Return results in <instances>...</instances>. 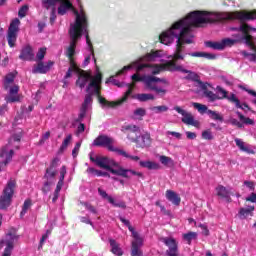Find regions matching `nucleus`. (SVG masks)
<instances>
[{
	"label": "nucleus",
	"mask_w": 256,
	"mask_h": 256,
	"mask_svg": "<svg viewBox=\"0 0 256 256\" xmlns=\"http://www.w3.org/2000/svg\"><path fill=\"white\" fill-rule=\"evenodd\" d=\"M237 43L234 41V39L231 38H225L222 40V50L225 49V47H233V45H236Z\"/></svg>",
	"instance_id": "obj_50"
},
{
	"label": "nucleus",
	"mask_w": 256,
	"mask_h": 256,
	"mask_svg": "<svg viewBox=\"0 0 256 256\" xmlns=\"http://www.w3.org/2000/svg\"><path fill=\"white\" fill-rule=\"evenodd\" d=\"M92 103H93V98H91V94L85 95L84 102L80 107V113L78 115V118L76 119V123H81V121L85 119L87 115V111L89 109V105H91Z\"/></svg>",
	"instance_id": "obj_17"
},
{
	"label": "nucleus",
	"mask_w": 256,
	"mask_h": 256,
	"mask_svg": "<svg viewBox=\"0 0 256 256\" xmlns=\"http://www.w3.org/2000/svg\"><path fill=\"white\" fill-rule=\"evenodd\" d=\"M204 96L211 102L213 101H218L219 100V95L215 94L213 91L208 90L204 92Z\"/></svg>",
	"instance_id": "obj_45"
},
{
	"label": "nucleus",
	"mask_w": 256,
	"mask_h": 256,
	"mask_svg": "<svg viewBox=\"0 0 256 256\" xmlns=\"http://www.w3.org/2000/svg\"><path fill=\"white\" fill-rule=\"evenodd\" d=\"M57 3H60V6L58 7V15H65V13L73 9V4L69 0H60Z\"/></svg>",
	"instance_id": "obj_24"
},
{
	"label": "nucleus",
	"mask_w": 256,
	"mask_h": 256,
	"mask_svg": "<svg viewBox=\"0 0 256 256\" xmlns=\"http://www.w3.org/2000/svg\"><path fill=\"white\" fill-rule=\"evenodd\" d=\"M207 114L209 115L210 119H212L213 121H220V123H223V116L219 112L208 110Z\"/></svg>",
	"instance_id": "obj_39"
},
{
	"label": "nucleus",
	"mask_w": 256,
	"mask_h": 256,
	"mask_svg": "<svg viewBox=\"0 0 256 256\" xmlns=\"http://www.w3.org/2000/svg\"><path fill=\"white\" fill-rule=\"evenodd\" d=\"M159 161L162 165H164L165 167H173L175 165V162L173 161V159L169 156H165V155H161L159 157Z\"/></svg>",
	"instance_id": "obj_32"
},
{
	"label": "nucleus",
	"mask_w": 256,
	"mask_h": 256,
	"mask_svg": "<svg viewBox=\"0 0 256 256\" xmlns=\"http://www.w3.org/2000/svg\"><path fill=\"white\" fill-rule=\"evenodd\" d=\"M199 227H200V229H202L203 235H205V237H208L209 229L207 228V226L204 224H200Z\"/></svg>",
	"instance_id": "obj_64"
},
{
	"label": "nucleus",
	"mask_w": 256,
	"mask_h": 256,
	"mask_svg": "<svg viewBox=\"0 0 256 256\" xmlns=\"http://www.w3.org/2000/svg\"><path fill=\"white\" fill-rule=\"evenodd\" d=\"M133 115L139 121H143V117L147 115V110H145V108H137L136 110H134Z\"/></svg>",
	"instance_id": "obj_40"
},
{
	"label": "nucleus",
	"mask_w": 256,
	"mask_h": 256,
	"mask_svg": "<svg viewBox=\"0 0 256 256\" xmlns=\"http://www.w3.org/2000/svg\"><path fill=\"white\" fill-rule=\"evenodd\" d=\"M55 182H50L45 180L44 185L42 187V192L44 193V195H47V193H49V191H51V186L54 185Z\"/></svg>",
	"instance_id": "obj_52"
},
{
	"label": "nucleus",
	"mask_w": 256,
	"mask_h": 256,
	"mask_svg": "<svg viewBox=\"0 0 256 256\" xmlns=\"http://www.w3.org/2000/svg\"><path fill=\"white\" fill-rule=\"evenodd\" d=\"M150 111H153L156 114L167 113V111H169V107L165 106V105L153 106V107L150 108Z\"/></svg>",
	"instance_id": "obj_44"
},
{
	"label": "nucleus",
	"mask_w": 256,
	"mask_h": 256,
	"mask_svg": "<svg viewBox=\"0 0 256 256\" xmlns=\"http://www.w3.org/2000/svg\"><path fill=\"white\" fill-rule=\"evenodd\" d=\"M81 149V142H77L72 150V156L75 158L79 155V150Z\"/></svg>",
	"instance_id": "obj_60"
},
{
	"label": "nucleus",
	"mask_w": 256,
	"mask_h": 256,
	"mask_svg": "<svg viewBox=\"0 0 256 256\" xmlns=\"http://www.w3.org/2000/svg\"><path fill=\"white\" fill-rule=\"evenodd\" d=\"M224 21H240L242 23L238 29L241 34H234L235 43H244L245 45H252L251 42L255 41L256 37L249 34V24L246 21L256 20V9L254 10H240L224 14L222 17Z\"/></svg>",
	"instance_id": "obj_2"
},
{
	"label": "nucleus",
	"mask_w": 256,
	"mask_h": 256,
	"mask_svg": "<svg viewBox=\"0 0 256 256\" xmlns=\"http://www.w3.org/2000/svg\"><path fill=\"white\" fill-rule=\"evenodd\" d=\"M15 81V74L13 73H8L5 76V80H4V89L7 91V89H9V85L11 83H13Z\"/></svg>",
	"instance_id": "obj_41"
},
{
	"label": "nucleus",
	"mask_w": 256,
	"mask_h": 256,
	"mask_svg": "<svg viewBox=\"0 0 256 256\" xmlns=\"http://www.w3.org/2000/svg\"><path fill=\"white\" fill-rule=\"evenodd\" d=\"M202 139H205L206 141H213V133H211V130H204L202 132Z\"/></svg>",
	"instance_id": "obj_55"
},
{
	"label": "nucleus",
	"mask_w": 256,
	"mask_h": 256,
	"mask_svg": "<svg viewBox=\"0 0 256 256\" xmlns=\"http://www.w3.org/2000/svg\"><path fill=\"white\" fill-rule=\"evenodd\" d=\"M46 54H47V48H40L38 53L36 54L38 61H43V59H45Z\"/></svg>",
	"instance_id": "obj_56"
},
{
	"label": "nucleus",
	"mask_w": 256,
	"mask_h": 256,
	"mask_svg": "<svg viewBox=\"0 0 256 256\" xmlns=\"http://www.w3.org/2000/svg\"><path fill=\"white\" fill-rule=\"evenodd\" d=\"M174 71H180L181 73H187V77L186 79H191V81H195L196 83H198L199 81V75L191 70H187L185 68H183V66L181 65H177V63H175V67H174Z\"/></svg>",
	"instance_id": "obj_20"
},
{
	"label": "nucleus",
	"mask_w": 256,
	"mask_h": 256,
	"mask_svg": "<svg viewBox=\"0 0 256 256\" xmlns=\"http://www.w3.org/2000/svg\"><path fill=\"white\" fill-rule=\"evenodd\" d=\"M244 185H246V187L251 191H255V182L246 180L244 181Z\"/></svg>",
	"instance_id": "obj_63"
},
{
	"label": "nucleus",
	"mask_w": 256,
	"mask_h": 256,
	"mask_svg": "<svg viewBox=\"0 0 256 256\" xmlns=\"http://www.w3.org/2000/svg\"><path fill=\"white\" fill-rule=\"evenodd\" d=\"M61 0H42V5L44 9H51V7H55L57 5V2Z\"/></svg>",
	"instance_id": "obj_48"
},
{
	"label": "nucleus",
	"mask_w": 256,
	"mask_h": 256,
	"mask_svg": "<svg viewBox=\"0 0 256 256\" xmlns=\"http://www.w3.org/2000/svg\"><path fill=\"white\" fill-rule=\"evenodd\" d=\"M245 201L249 203H256V193L252 192L248 197H246Z\"/></svg>",
	"instance_id": "obj_62"
},
{
	"label": "nucleus",
	"mask_w": 256,
	"mask_h": 256,
	"mask_svg": "<svg viewBox=\"0 0 256 256\" xmlns=\"http://www.w3.org/2000/svg\"><path fill=\"white\" fill-rule=\"evenodd\" d=\"M133 241L131 244V256H143V251L141 247L143 246V238L139 235V233H134L132 235Z\"/></svg>",
	"instance_id": "obj_14"
},
{
	"label": "nucleus",
	"mask_w": 256,
	"mask_h": 256,
	"mask_svg": "<svg viewBox=\"0 0 256 256\" xmlns=\"http://www.w3.org/2000/svg\"><path fill=\"white\" fill-rule=\"evenodd\" d=\"M73 139V136L71 134H69L68 136H66V138L64 139V141L62 142L59 152L63 153V151H65V149H67V147H69V143H71V140Z\"/></svg>",
	"instance_id": "obj_43"
},
{
	"label": "nucleus",
	"mask_w": 256,
	"mask_h": 256,
	"mask_svg": "<svg viewBox=\"0 0 256 256\" xmlns=\"http://www.w3.org/2000/svg\"><path fill=\"white\" fill-rule=\"evenodd\" d=\"M211 15H213V12L205 10L190 12L185 18L174 22L168 30L160 34L159 40L163 45H171L177 39L176 49L173 55L170 56L172 59L170 61L177 63V61H183L185 59L183 49H185V45H191L193 43L191 28L200 27L205 23H215V19L211 18Z\"/></svg>",
	"instance_id": "obj_1"
},
{
	"label": "nucleus",
	"mask_w": 256,
	"mask_h": 256,
	"mask_svg": "<svg viewBox=\"0 0 256 256\" xmlns=\"http://www.w3.org/2000/svg\"><path fill=\"white\" fill-rule=\"evenodd\" d=\"M249 47L254 53H249L246 50L241 51V55L248 59L250 63H256V38L251 42V45H246Z\"/></svg>",
	"instance_id": "obj_19"
},
{
	"label": "nucleus",
	"mask_w": 256,
	"mask_h": 256,
	"mask_svg": "<svg viewBox=\"0 0 256 256\" xmlns=\"http://www.w3.org/2000/svg\"><path fill=\"white\" fill-rule=\"evenodd\" d=\"M33 57H35V55L33 54V48H31V46L27 45L22 48L19 59L22 61H33Z\"/></svg>",
	"instance_id": "obj_22"
},
{
	"label": "nucleus",
	"mask_w": 256,
	"mask_h": 256,
	"mask_svg": "<svg viewBox=\"0 0 256 256\" xmlns=\"http://www.w3.org/2000/svg\"><path fill=\"white\" fill-rule=\"evenodd\" d=\"M59 158H54L51 163L50 166L46 169L50 170V171H57V167H59Z\"/></svg>",
	"instance_id": "obj_53"
},
{
	"label": "nucleus",
	"mask_w": 256,
	"mask_h": 256,
	"mask_svg": "<svg viewBox=\"0 0 256 256\" xmlns=\"http://www.w3.org/2000/svg\"><path fill=\"white\" fill-rule=\"evenodd\" d=\"M33 73H40V74L49 73V68H47V66L43 62L40 61L37 64V66L34 67Z\"/></svg>",
	"instance_id": "obj_34"
},
{
	"label": "nucleus",
	"mask_w": 256,
	"mask_h": 256,
	"mask_svg": "<svg viewBox=\"0 0 256 256\" xmlns=\"http://www.w3.org/2000/svg\"><path fill=\"white\" fill-rule=\"evenodd\" d=\"M132 143H136V147H138V149H145L147 147H151L153 139H151L150 133H145L142 134L141 137L137 136L136 138H132Z\"/></svg>",
	"instance_id": "obj_16"
},
{
	"label": "nucleus",
	"mask_w": 256,
	"mask_h": 256,
	"mask_svg": "<svg viewBox=\"0 0 256 256\" xmlns=\"http://www.w3.org/2000/svg\"><path fill=\"white\" fill-rule=\"evenodd\" d=\"M216 195L221 199H226L228 203H231V192L223 185L216 187Z\"/></svg>",
	"instance_id": "obj_23"
},
{
	"label": "nucleus",
	"mask_w": 256,
	"mask_h": 256,
	"mask_svg": "<svg viewBox=\"0 0 256 256\" xmlns=\"http://www.w3.org/2000/svg\"><path fill=\"white\" fill-rule=\"evenodd\" d=\"M57 171H53V170H48L46 168V172L43 176V179H45V181H50L51 183H55V177H57Z\"/></svg>",
	"instance_id": "obj_33"
},
{
	"label": "nucleus",
	"mask_w": 256,
	"mask_h": 256,
	"mask_svg": "<svg viewBox=\"0 0 256 256\" xmlns=\"http://www.w3.org/2000/svg\"><path fill=\"white\" fill-rule=\"evenodd\" d=\"M27 11H29V6L24 5L18 11V17L23 19V17H27Z\"/></svg>",
	"instance_id": "obj_54"
},
{
	"label": "nucleus",
	"mask_w": 256,
	"mask_h": 256,
	"mask_svg": "<svg viewBox=\"0 0 256 256\" xmlns=\"http://www.w3.org/2000/svg\"><path fill=\"white\" fill-rule=\"evenodd\" d=\"M20 101L19 98V85H14L9 88V103H17Z\"/></svg>",
	"instance_id": "obj_25"
},
{
	"label": "nucleus",
	"mask_w": 256,
	"mask_h": 256,
	"mask_svg": "<svg viewBox=\"0 0 256 256\" xmlns=\"http://www.w3.org/2000/svg\"><path fill=\"white\" fill-rule=\"evenodd\" d=\"M19 25H21V20L19 18H15L10 22V25L8 27L7 31V42L9 47L13 48L15 47L17 43V35L19 33Z\"/></svg>",
	"instance_id": "obj_10"
},
{
	"label": "nucleus",
	"mask_w": 256,
	"mask_h": 256,
	"mask_svg": "<svg viewBox=\"0 0 256 256\" xmlns=\"http://www.w3.org/2000/svg\"><path fill=\"white\" fill-rule=\"evenodd\" d=\"M115 140L107 135H99L92 143L94 147H105L108 151H115Z\"/></svg>",
	"instance_id": "obj_13"
},
{
	"label": "nucleus",
	"mask_w": 256,
	"mask_h": 256,
	"mask_svg": "<svg viewBox=\"0 0 256 256\" xmlns=\"http://www.w3.org/2000/svg\"><path fill=\"white\" fill-rule=\"evenodd\" d=\"M192 105L199 113H207L209 111V108L204 104L194 102Z\"/></svg>",
	"instance_id": "obj_47"
},
{
	"label": "nucleus",
	"mask_w": 256,
	"mask_h": 256,
	"mask_svg": "<svg viewBox=\"0 0 256 256\" xmlns=\"http://www.w3.org/2000/svg\"><path fill=\"white\" fill-rule=\"evenodd\" d=\"M68 59H69L70 67L68 68L64 76V79H71L73 71L75 73H79L82 70L81 68H79V66H77V62H75V56L70 57Z\"/></svg>",
	"instance_id": "obj_21"
},
{
	"label": "nucleus",
	"mask_w": 256,
	"mask_h": 256,
	"mask_svg": "<svg viewBox=\"0 0 256 256\" xmlns=\"http://www.w3.org/2000/svg\"><path fill=\"white\" fill-rule=\"evenodd\" d=\"M15 189H17V181L15 179H10L0 196V209L2 211L11 207V203H13V195H15Z\"/></svg>",
	"instance_id": "obj_7"
},
{
	"label": "nucleus",
	"mask_w": 256,
	"mask_h": 256,
	"mask_svg": "<svg viewBox=\"0 0 256 256\" xmlns=\"http://www.w3.org/2000/svg\"><path fill=\"white\" fill-rule=\"evenodd\" d=\"M235 143H236L237 147H239V149L241 151H247V147H245V142H243L241 139L236 138L235 139Z\"/></svg>",
	"instance_id": "obj_58"
},
{
	"label": "nucleus",
	"mask_w": 256,
	"mask_h": 256,
	"mask_svg": "<svg viewBox=\"0 0 256 256\" xmlns=\"http://www.w3.org/2000/svg\"><path fill=\"white\" fill-rule=\"evenodd\" d=\"M32 205H33V202L31 201V199H26L22 206V210L20 212V217H25V215L27 214V211H29V209H31Z\"/></svg>",
	"instance_id": "obj_37"
},
{
	"label": "nucleus",
	"mask_w": 256,
	"mask_h": 256,
	"mask_svg": "<svg viewBox=\"0 0 256 256\" xmlns=\"http://www.w3.org/2000/svg\"><path fill=\"white\" fill-rule=\"evenodd\" d=\"M183 239L187 241L188 245H191V241H193V239H197V234L196 232H188L183 235Z\"/></svg>",
	"instance_id": "obj_49"
},
{
	"label": "nucleus",
	"mask_w": 256,
	"mask_h": 256,
	"mask_svg": "<svg viewBox=\"0 0 256 256\" xmlns=\"http://www.w3.org/2000/svg\"><path fill=\"white\" fill-rule=\"evenodd\" d=\"M174 111H177L179 115H182V123L185 125H192V127H196L199 129L201 127V123L199 120H195V117L191 112H187V110H183L180 106H175Z\"/></svg>",
	"instance_id": "obj_12"
},
{
	"label": "nucleus",
	"mask_w": 256,
	"mask_h": 256,
	"mask_svg": "<svg viewBox=\"0 0 256 256\" xmlns=\"http://www.w3.org/2000/svg\"><path fill=\"white\" fill-rule=\"evenodd\" d=\"M253 211H255V206H248L247 208H240L238 215L240 219H247L249 215L253 217Z\"/></svg>",
	"instance_id": "obj_30"
},
{
	"label": "nucleus",
	"mask_w": 256,
	"mask_h": 256,
	"mask_svg": "<svg viewBox=\"0 0 256 256\" xmlns=\"http://www.w3.org/2000/svg\"><path fill=\"white\" fill-rule=\"evenodd\" d=\"M89 157L92 163H95L98 167H100V169H106V171H109L112 173V175H118L119 177H124L125 179H131L129 173L131 175H136L137 177H143V173L137 172L135 170L125 169L123 167H119V169H113V167L109 165V158L107 157H93V153H90Z\"/></svg>",
	"instance_id": "obj_6"
},
{
	"label": "nucleus",
	"mask_w": 256,
	"mask_h": 256,
	"mask_svg": "<svg viewBox=\"0 0 256 256\" xmlns=\"http://www.w3.org/2000/svg\"><path fill=\"white\" fill-rule=\"evenodd\" d=\"M189 57H205V59H217L215 54L207 53V52H191L188 53Z\"/></svg>",
	"instance_id": "obj_31"
},
{
	"label": "nucleus",
	"mask_w": 256,
	"mask_h": 256,
	"mask_svg": "<svg viewBox=\"0 0 256 256\" xmlns=\"http://www.w3.org/2000/svg\"><path fill=\"white\" fill-rule=\"evenodd\" d=\"M216 89L218 93H220V96H218V100L227 99V101H229L231 94L228 95L229 92H227V90L223 89L221 86H217Z\"/></svg>",
	"instance_id": "obj_42"
},
{
	"label": "nucleus",
	"mask_w": 256,
	"mask_h": 256,
	"mask_svg": "<svg viewBox=\"0 0 256 256\" xmlns=\"http://www.w3.org/2000/svg\"><path fill=\"white\" fill-rule=\"evenodd\" d=\"M86 43L91 51L94 61H97L95 59V51L93 50V43H91V38H89V34H86Z\"/></svg>",
	"instance_id": "obj_57"
},
{
	"label": "nucleus",
	"mask_w": 256,
	"mask_h": 256,
	"mask_svg": "<svg viewBox=\"0 0 256 256\" xmlns=\"http://www.w3.org/2000/svg\"><path fill=\"white\" fill-rule=\"evenodd\" d=\"M231 125H234L235 127H238V129H243V123L239 122V120L232 118L230 120Z\"/></svg>",
	"instance_id": "obj_61"
},
{
	"label": "nucleus",
	"mask_w": 256,
	"mask_h": 256,
	"mask_svg": "<svg viewBox=\"0 0 256 256\" xmlns=\"http://www.w3.org/2000/svg\"><path fill=\"white\" fill-rule=\"evenodd\" d=\"M17 239H19V236L17 235V229L10 228L6 234V240L0 241V245L6 243V248L4 249L3 253L11 255V253H13V249L15 248V241H17Z\"/></svg>",
	"instance_id": "obj_11"
},
{
	"label": "nucleus",
	"mask_w": 256,
	"mask_h": 256,
	"mask_svg": "<svg viewBox=\"0 0 256 256\" xmlns=\"http://www.w3.org/2000/svg\"><path fill=\"white\" fill-rule=\"evenodd\" d=\"M205 46L209 47L210 49H214L216 51H223L222 42L207 41V42H205Z\"/></svg>",
	"instance_id": "obj_35"
},
{
	"label": "nucleus",
	"mask_w": 256,
	"mask_h": 256,
	"mask_svg": "<svg viewBox=\"0 0 256 256\" xmlns=\"http://www.w3.org/2000/svg\"><path fill=\"white\" fill-rule=\"evenodd\" d=\"M166 199H168L172 205H181V197L173 190L166 191Z\"/></svg>",
	"instance_id": "obj_27"
},
{
	"label": "nucleus",
	"mask_w": 256,
	"mask_h": 256,
	"mask_svg": "<svg viewBox=\"0 0 256 256\" xmlns=\"http://www.w3.org/2000/svg\"><path fill=\"white\" fill-rule=\"evenodd\" d=\"M122 131L127 134V137L130 141L137 139V133L141 132V129L137 125H126L123 126Z\"/></svg>",
	"instance_id": "obj_18"
},
{
	"label": "nucleus",
	"mask_w": 256,
	"mask_h": 256,
	"mask_svg": "<svg viewBox=\"0 0 256 256\" xmlns=\"http://www.w3.org/2000/svg\"><path fill=\"white\" fill-rule=\"evenodd\" d=\"M229 103L235 104V108L242 109V111H245V109H248V111L251 110V108H249V105L247 103L241 104V100H239V98H237V95H235L234 93H231V97L229 98Z\"/></svg>",
	"instance_id": "obj_26"
},
{
	"label": "nucleus",
	"mask_w": 256,
	"mask_h": 256,
	"mask_svg": "<svg viewBox=\"0 0 256 256\" xmlns=\"http://www.w3.org/2000/svg\"><path fill=\"white\" fill-rule=\"evenodd\" d=\"M103 82V75L101 73H97L93 79L89 82L86 87V95H90L91 99H93V95H96L98 102L102 107L115 108L118 105H123L125 101L129 99L131 93H133V85H129V89L124 93L121 99L118 101H108L105 97L101 96V83Z\"/></svg>",
	"instance_id": "obj_3"
},
{
	"label": "nucleus",
	"mask_w": 256,
	"mask_h": 256,
	"mask_svg": "<svg viewBox=\"0 0 256 256\" xmlns=\"http://www.w3.org/2000/svg\"><path fill=\"white\" fill-rule=\"evenodd\" d=\"M139 165L140 167H143L144 169H149L150 171H157L161 169V165L153 161H140Z\"/></svg>",
	"instance_id": "obj_28"
},
{
	"label": "nucleus",
	"mask_w": 256,
	"mask_h": 256,
	"mask_svg": "<svg viewBox=\"0 0 256 256\" xmlns=\"http://www.w3.org/2000/svg\"><path fill=\"white\" fill-rule=\"evenodd\" d=\"M80 205H83L90 213H93L94 215H97V209L95 206L89 204V202H80Z\"/></svg>",
	"instance_id": "obj_51"
},
{
	"label": "nucleus",
	"mask_w": 256,
	"mask_h": 256,
	"mask_svg": "<svg viewBox=\"0 0 256 256\" xmlns=\"http://www.w3.org/2000/svg\"><path fill=\"white\" fill-rule=\"evenodd\" d=\"M119 220L121 221V223H123L126 227H128V230L130 231V233H132V236L134 235V233H139L137 231H135V228L133 226H131V222L127 219H125L124 217H119Z\"/></svg>",
	"instance_id": "obj_46"
},
{
	"label": "nucleus",
	"mask_w": 256,
	"mask_h": 256,
	"mask_svg": "<svg viewBox=\"0 0 256 256\" xmlns=\"http://www.w3.org/2000/svg\"><path fill=\"white\" fill-rule=\"evenodd\" d=\"M159 57V51H151L147 53L145 56L140 58V61H155Z\"/></svg>",
	"instance_id": "obj_36"
},
{
	"label": "nucleus",
	"mask_w": 256,
	"mask_h": 256,
	"mask_svg": "<svg viewBox=\"0 0 256 256\" xmlns=\"http://www.w3.org/2000/svg\"><path fill=\"white\" fill-rule=\"evenodd\" d=\"M76 73L78 75V79L76 80V86L80 89H85L89 81H91L95 77L91 74V72L85 70H80Z\"/></svg>",
	"instance_id": "obj_15"
},
{
	"label": "nucleus",
	"mask_w": 256,
	"mask_h": 256,
	"mask_svg": "<svg viewBox=\"0 0 256 256\" xmlns=\"http://www.w3.org/2000/svg\"><path fill=\"white\" fill-rule=\"evenodd\" d=\"M115 153H118V155H121L122 157H125L126 159H129L130 155L125 150L114 148V150H111Z\"/></svg>",
	"instance_id": "obj_59"
},
{
	"label": "nucleus",
	"mask_w": 256,
	"mask_h": 256,
	"mask_svg": "<svg viewBox=\"0 0 256 256\" xmlns=\"http://www.w3.org/2000/svg\"><path fill=\"white\" fill-rule=\"evenodd\" d=\"M21 139H23V134L21 132L16 133L9 140L8 144L4 146L0 151V159H2V165H9L11 160L13 159V155H15V151L13 149H9V146L14 143H21Z\"/></svg>",
	"instance_id": "obj_8"
},
{
	"label": "nucleus",
	"mask_w": 256,
	"mask_h": 256,
	"mask_svg": "<svg viewBox=\"0 0 256 256\" xmlns=\"http://www.w3.org/2000/svg\"><path fill=\"white\" fill-rule=\"evenodd\" d=\"M133 81V89H135V83L143 82L144 85L149 89V91H154L158 97H165L167 95V89L157 86V83H164L169 85V82L165 78H159L157 76H144L141 77L138 73L131 76ZM130 84H128L129 89Z\"/></svg>",
	"instance_id": "obj_5"
},
{
	"label": "nucleus",
	"mask_w": 256,
	"mask_h": 256,
	"mask_svg": "<svg viewBox=\"0 0 256 256\" xmlns=\"http://www.w3.org/2000/svg\"><path fill=\"white\" fill-rule=\"evenodd\" d=\"M76 15V20L74 24H71V27L68 31L70 35V44L66 50V57L71 58L75 57V49H77V43L79 39L83 37V29L87 27V16L85 14L79 15V11H74Z\"/></svg>",
	"instance_id": "obj_4"
},
{
	"label": "nucleus",
	"mask_w": 256,
	"mask_h": 256,
	"mask_svg": "<svg viewBox=\"0 0 256 256\" xmlns=\"http://www.w3.org/2000/svg\"><path fill=\"white\" fill-rule=\"evenodd\" d=\"M154 68L152 71V75H159L161 71H169L170 73L175 72V61H166L163 64H155L151 65L149 63L140 64L137 66L136 71L137 73L143 71V69H151Z\"/></svg>",
	"instance_id": "obj_9"
},
{
	"label": "nucleus",
	"mask_w": 256,
	"mask_h": 256,
	"mask_svg": "<svg viewBox=\"0 0 256 256\" xmlns=\"http://www.w3.org/2000/svg\"><path fill=\"white\" fill-rule=\"evenodd\" d=\"M109 243L111 247L110 251L111 253H113V255L123 256V250L121 249V246L119 245V243H117L115 239L110 238Z\"/></svg>",
	"instance_id": "obj_29"
},
{
	"label": "nucleus",
	"mask_w": 256,
	"mask_h": 256,
	"mask_svg": "<svg viewBox=\"0 0 256 256\" xmlns=\"http://www.w3.org/2000/svg\"><path fill=\"white\" fill-rule=\"evenodd\" d=\"M138 101L145 103V101H155V96L153 94L142 93L137 95Z\"/></svg>",
	"instance_id": "obj_38"
}]
</instances>
